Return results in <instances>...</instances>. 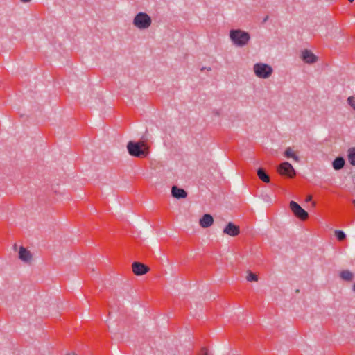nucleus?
Masks as SVG:
<instances>
[{
	"label": "nucleus",
	"mask_w": 355,
	"mask_h": 355,
	"mask_svg": "<svg viewBox=\"0 0 355 355\" xmlns=\"http://www.w3.org/2000/svg\"><path fill=\"white\" fill-rule=\"evenodd\" d=\"M301 58L307 64H313L318 60L317 56L308 49H304L302 51Z\"/></svg>",
	"instance_id": "423d86ee"
},
{
	"label": "nucleus",
	"mask_w": 355,
	"mask_h": 355,
	"mask_svg": "<svg viewBox=\"0 0 355 355\" xmlns=\"http://www.w3.org/2000/svg\"><path fill=\"white\" fill-rule=\"evenodd\" d=\"M349 2H353L354 0H348Z\"/></svg>",
	"instance_id": "c85d7f7f"
},
{
	"label": "nucleus",
	"mask_w": 355,
	"mask_h": 355,
	"mask_svg": "<svg viewBox=\"0 0 355 355\" xmlns=\"http://www.w3.org/2000/svg\"><path fill=\"white\" fill-rule=\"evenodd\" d=\"M349 105L355 110V96H350L347 98Z\"/></svg>",
	"instance_id": "aec40b11"
},
{
	"label": "nucleus",
	"mask_w": 355,
	"mask_h": 355,
	"mask_svg": "<svg viewBox=\"0 0 355 355\" xmlns=\"http://www.w3.org/2000/svg\"><path fill=\"white\" fill-rule=\"evenodd\" d=\"M335 236H336L337 239L340 241H343L346 238L345 234L342 230H336Z\"/></svg>",
	"instance_id": "a211bd4d"
},
{
	"label": "nucleus",
	"mask_w": 355,
	"mask_h": 355,
	"mask_svg": "<svg viewBox=\"0 0 355 355\" xmlns=\"http://www.w3.org/2000/svg\"><path fill=\"white\" fill-rule=\"evenodd\" d=\"M284 156L287 158H293L296 162L299 159L298 157L291 147H288L286 149L284 152Z\"/></svg>",
	"instance_id": "2eb2a0df"
},
{
	"label": "nucleus",
	"mask_w": 355,
	"mask_h": 355,
	"mask_svg": "<svg viewBox=\"0 0 355 355\" xmlns=\"http://www.w3.org/2000/svg\"><path fill=\"white\" fill-rule=\"evenodd\" d=\"M268 19V17H266L264 20H263V22H266V21Z\"/></svg>",
	"instance_id": "393cba45"
},
{
	"label": "nucleus",
	"mask_w": 355,
	"mask_h": 355,
	"mask_svg": "<svg viewBox=\"0 0 355 355\" xmlns=\"http://www.w3.org/2000/svg\"><path fill=\"white\" fill-rule=\"evenodd\" d=\"M345 163V159L342 157H338L334 159L332 166L335 170H340L343 168Z\"/></svg>",
	"instance_id": "ddd939ff"
},
{
	"label": "nucleus",
	"mask_w": 355,
	"mask_h": 355,
	"mask_svg": "<svg viewBox=\"0 0 355 355\" xmlns=\"http://www.w3.org/2000/svg\"><path fill=\"white\" fill-rule=\"evenodd\" d=\"M127 148L129 154L136 157H146L148 154V148L143 141H130L127 145Z\"/></svg>",
	"instance_id": "f257e3e1"
},
{
	"label": "nucleus",
	"mask_w": 355,
	"mask_h": 355,
	"mask_svg": "<svg viewBox=\"0 0 355 355\" xmlns=\"http://www.w3.org/2000/svg\"><path fill=\"white\" fill-rule=\"evenodd\" d=\"M353 290L355 291V284L354 285Z\"/></svg>",
	"instance_id": "bb28decb"
},
{
	"label": "nucleus",
	"mask_w": 355,
	"mask_h": 355,
	"mask_svg": "<svg viewBox=\"0 0 355 355\" xmlns=\"http://www.w3.org/2000/svg\"><path fill=\"white\" fill-rule=\"evenodd\" d=\"M132 269L136 275H142L148 272L149 268L140 262H134L132 265Z\"/></svg>",
	"instance_id": "0eeeda50"
},
{
	"label": "nucleus",
	"mask_w": 355,
	"mask_h": 355,
	"mask_svg": "<svg viewBox=\"0 0 355 355\" xmlns=\"http://www.w3.org/2000/svg\"><path fill=\"white\" fill-rule=\"evenodd\" d=\"M223 233L231 236H236L240 233V228L239 226L230 222L226 227L223 229Z\"/></svg>",
	"instance_id": "6e6552de"
},
{
	"label": "nucleus",
	"mask_w": 355,
	"mask_h": 355,
	"mask_svg": "<svg viewBox=\"0 0 355 355\" xmlns=\"http://www.w3.org/2000/svg\"><path fill=\"white\" fill-rule=\"evenodd\" d=\"M214 223L213 217L209 214H206L203 215V216L200 219L199 224L203 228H207L210 227Z\"/></svg>",
	"instance_id": "1a4fd4ad"
},
{
	"label": "nucleus",
	"mask_w": 355,
	"mask_h": 355,
	"mask_svg": "<svg viewBox=\"0 0 355 355\" xmlns=\"http://www.w3.org/2000/svg\"><path fill=\"white\" fill-rule=\"evenodd\" d=\"M257 175L263 182L266 183L270 182V177L263 168H260L257 170Z\"/></svg>",
	"instance_id": "4468645a"
},
{
	"label": "nucleus",
	"mask_w": 355,
	"mask_h": 355,
	"mask_svg": "<svg viewBox=\"0 0 355 355\" xmlns=\"http://www.w3.org/2000/svg\"><path fill=\"white\" fill-rule=\"evenodd\" d=\"M246 279L248 282H257L258 280L257 275L252 273V272H248Z\"/></svg>",
	"instance_id": "6ab92c4d"
},
{
	"label": "nucleus",
	"mask_w": 355,
	"mask_h": 355,
	"mask_svg": "<svg viewBox=\"0 0 355 355\" xmlns=\"http://www.w3.org/2000/svg\"><path fill=\"white\" fill-rule=\"evenodd\" d=\"M253 71L257 77L262 79L268 78L272 73V68L265 63H257L253 67Z\"/></svg>",
	"instance_id": "f03ea898"
},
{
	"label": "nucleus",
	"mask_w": 355,
	"mask_h": 355,
	"mask_svg": "<svg viewBox=\"0 0 355 355\" xmlns=\"http://www.w3.org/2000/svg\"><path fill=\"white\" fill-rule=\"evenodd\" d=\"M133 22H151V18L146 13L139 12L135 16Z\"/></svg>",
	"instance_id": "f8f14e48"
},
{
	"label": "nucleus",
	"mask_w": 355,
	"mask_h": 355,
	"mask_svg": "<svg viewBox=\"0 0 355 355\" xmlns=\"http://www.w3.org/2000/svg\"><path fill=\"white\" fill-rule=\"evenodd\" d=\"M348 160L352 166H355V148H349Z\"/></svg>",
	"instance_id": "dca6fc26"
},
{
	"label": "nucleus",
	"mask_w": 355,
	"mask_h": 355,
	"mask_svg": "<svg viewBox=\"0 0 355 355\" xmlns=\"http://www.w3.org/2000/svg\"><path fill=\"white\" fill-rule=\"evenodd\" d=\"M312 205H313V207H315V202H312Z\"/></svg>",
	"instance_id": "a878e982"
},
{
	"label": "nucleus",
	"mask_w": 355,
	"mask_h": 355,
	"mask_svg": "<svg viewBox=\"0 0 355 355\" xmlns=\"http://www.w3.org/2000/svg\"><path fill=\"white\" fill-rule=\"evenodd\" d=\"M289 207L295 216L298 218L301 219L302 220H305L308 218V213L295 201H291Z\"/></svg>",
	"instance_id": "20e7f679"
},
{
	"label": "nucleus",
	"mask_w": 355,
	"mask_h": 355,
	"mask_svg": "<svg viewBox=\"0 0 355 355\" xmlns=\"http://www.w3.org/2000/svg\"><path fill=\"white\" fill-rule=\"evenodd\" d=\"M278 172L282 175H287L289 178H293L295 175V171L293 167L287 162H283L279 165Z\"/></svg>",
	"instance_id": "39448f33"
},
{
	"label": "nucleus",
	"mask_w": 355,
	"mask_h": 355,
	"mask_svg": "<svg viewBox=\"0 0 355 355\" xmlns=\"http://www.w3.org/2000/svg\"><path fill=\"white\" fill-rule=\"evenodd\" d=\"M19 258L24 262H29L31 260L32 256L30 251L21 246L19 251Z\"/></svg>",
	"instance_id": "9d476101"
},
{
	"label": "nucleus",
	"mask_w": 355,
	"mask_h": 355,
	"mask_svg": "<svg viewBox=\"0 0 355 355\" xmlns=\"http://www.w3.org/2000/svg\"><path fill=\"white\" fill-rule=\"evenodd\" d=\"M198 355H209L207 347H202Z\"/></svg>",
	"instance_id": "4be33fe9"
},
{
	"label": "nucleus",
	"mask_w": 355,
	"mask_h": 355,
	"mask_svg": "<svg viewBox=\"0 0 355 355\" xmlns=\"http://www.w3.org/2000/svg\"><path fill=\"white\" fill-rule=\"evenodd\" d=\"M340 277L346 281L352 279L353 274L349 270H343L340 272Z\"/></svg>",
	"instance_id": "f3484780"
},
{
	"label": "nucleus",
	"mask_w": 355,
	"mask_h": 355,
	"mask_svg": "<svg viewBox=\"0 0 355 355\" xmlns=\"http://www.w3.org/2000/svg\"><path fill=\"white\" fill-rule=\"evenodd\" d=\"M171 193L175 198H184L187 196V192L183 189L178 188L176 186L172 187Z\"/></svg>",
	"instance_id": "9b49d317"
},
{
	"label": "nucleus",
	"mask_w": 355,
	"mask_h": 355,
	"mask_svg": "<svg viewBox=\"0 0 355 355\" xmlns=\"http://www.w3.org/2000/svg\"><path fill=\"white\" fill-rule=\"evenodd\" d=\"M135 26H137L139 29L143 30L149 27L150 24H134Z\"/></svg>",
	"instance_id": "412c9836"
},
{
	"label": "nucleus",
	"mask_w": 355,
	"mask_h": 355,
	"mask_svg": "<svg viewBox=\"0 0 355 355\" xmlns=\"http://www.w3.org/2000/svg\"><path fill=\"white\" fill-rule=\"evenodd\" d=\"M21 2L23 3H28L30 2L31 0H20Z\"/></svg>",
	"instance_id": "b1692460"
},
{
	"label": "nucleus",
	"mask_w": 355,
	"mask_h": 355,
	"mask_svg": "<svg viewBox=\"0 0 355 355\" xmlns=\"http://www.w3.org/2000/svg\"><path fill=\"white\" fill-rule=\"evenodd\" d=\"M67 355H76L75 354H67Z\"/></svg>",
	"instance_id": "cd10ccee"
},
{
	"label": "nucleus",
	"mask_w": 355,
	"mask_h": 355,
	"mask_svg": "<svg viewBox=\"0 0 355 355\" xmlns=\"http://www.w3.org/2000/svg\"><path fill=\"white\" fill-rule=\"evenodd\" d=\"M230 38L237 46H242L247 44L250 40V35L248 33L241 30H232L230 31Z\"/></svg>",
	"instance_id": "7ed1b4c3"
},
{
	"label": "nucleus",
	"mask_w": 355,
	"mask_h": 355,
	"mask_svg": "<svg viewBox=\"0 0 355 355\" xmlns=\"http://www.w3.org/2000/svg\"><path fill=\"white\" fill-rule=\"evenodd\" d=\"M312 200V196L311 195H309L306 196V202H311Z\"/></svg>",
	"instance_id": "5701e85b"
},
{
	"label": "nucleus",
	"mask_w": 355,
	"mask_h": 355,
	"mask_svg": "<svg viewBox=\"0 0 355 355\" xmlns=\"http://www.w3.org/2000/svg\"><path fill=\"white\" fill-rule=\"evenodd\" d=\"M354 205H355V200L353 201Z\"/></svg>",
	"instance_id": "c756f323"
}]
</instances>
